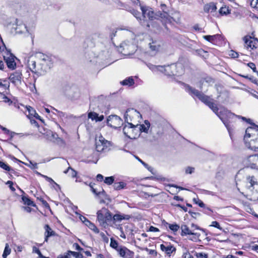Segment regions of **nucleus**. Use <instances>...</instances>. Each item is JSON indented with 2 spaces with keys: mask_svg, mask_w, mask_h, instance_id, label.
Here are the masks:
<instances>
[{
  "mask_svg": "<svg viewBox=\"0 0 258 258\" xmlns=\"http://www.w3.org/2000/svg\"><path fill=\"white\" fill-rule=\"evenodd\" d=\"M185 91L193 98H198L202 102L208 106L213 112L224 123L229 133L233 130L236 124L237 119H241L250 123L251 126L248 127L245 131L244 141L245 146L248 148L256 151H258V125L251 122L250 118L238 115L232 112L227 108L221 106L218 108L214 100L210 96L205 95L201 91L192 88L188 84H185Z\"/></svg>",
  "mask_w": 258,
  "mask_h": 258,
  "instance_id": "1",
  "label": "nucleus"
},
{
  "mask_svg": "<svg viewBox=\"0 0 258 258\" xmlns=\"http://www.w3.org/2000/svg\"><path fill=\"white\" fill-rule=\"evenodd\" d=\"M162 68V71L169 76H180L184 73L185 68L183 64L180 62L168 65L167 66H159Z\"/></svg>",
  "mask_w": 258,
  "mask_h": 258,
  "instance_id": "2",
  "label": "nucleus"
},
{
  "mask_svg": "<svg viewBox=\"0 0 258 258\" xmlns=\"http://www.w3.org/2000/svg\"><path fill=\"white\" fill-rule=\"evenodd\" d=\"M39 75H43L53 67V61L50 56L44 53H40L38 56Z\"/></svg>",
  "mask_w": 258,
  "mask_h": 258,
  "instance_id": "3",
  "label": "nucleus"
},
{
  "mask_svg": "<svg viewBox=\"0 0 258 258\" xmlns=\"http://www.w3.org/2000/svg\"><path fill=\"white\" fill-rule=\"evenodd\" d=\"M97 219L100 226L106 228L111 225L112 214L107 208L103 207L97 211Z\"/></svg>",
  "mask_w": 258,
  "mask_h": 258,
  "instance_id": "4",
  "label": "nucleus"
},
{
  "mask_svg": "<svg viewBox=\"0 0 258 258\" xmlns=\"http://www.w3.org/2000/svg\"><path fill=\"white\" fill-rule=\"evenodd\" d=\"M244 46L253 56L258 55V39L247 35L243 37Z\"/></svg>",
  "mask_w": 258,
  "mask_h": 258,
  "instance_id": "5",
  "label": "nucleus"
},
{
  "mask_svg": "<svg viewBox=\"0 0 258 258\" xmlns=\"http://www.w3.org/2000/svg\"><path fill=\"white\" fill-rule=\"evenodd\" d=\"M3 44L5 48V51L2 54L3 59L6 63L8 68L11 70H14L17 66V63L15 61L17 57L12 53L11 50L6 47L4 43H3Z\"/></svg>",
  "mask_w": 258,
  "mask_h": 258,
  "instance_id": "6",
  "label": "nucleus"
},
{
  "mask_svg": "<svg viewBox=\"0 0 258 258\" xmlns=\"http://www.w3.org/2000/svg\"><path fill=\"white\" fill-rule=\"evenodd\" d=\"M139 124H135L133 122L125 123L123 127L124 135L131 139H136L140 136V131L138 129Z\"/></svg>",
  "mask_w": 258,
  "mask_h": 258,
  "instance_id": "7",
  "label": "nucleus"
},
{
  "mask_svg": "<svg viewBox=\"0 0 258 258\" xmlns=\"http://www.w3.org/2000/svg\"><path fill=\"white\" fill-rule=\"evenodd\" d=\"M140 116V113L133 108H128L124 114L125 123L133 122L135 124H139L138 119Z\"/></svg>",
  "mask_w": 258,
  "mask_h": 258,
  "instance_id": "8",
  "label": "nucleus"
},
{
  "mask_svg": "<svg viewBox=\"0 0 258 258\" xmlns=\"http://www.w3.org/2000/svg\"><path fill=\"white\" fill-rule=\"evenodd\" d=\"M161 250L164 254L168 257L173 256L176 252V248L169 242L163 241V243L160 245Z\"/></svg>",
  "mask_w": 258,
  "mask_h": 258,
  "instance_id": "9",
  "label": "nucleus"
},
{
  "mask_svg": "<svg viewBox=\"0 0 258 258\" xmlns=\"http://www.w3.org/2000/svg\"><path fill=\"white\" fill-rule=\"evenodd\" d=\"M110 146V142L100 136L96 142V150L98 152H106L109 150Z\"/></svg>",
  "mask_w": 258,
  "mask_h": 258,
  "instance_id": "10",
  "label": "nucleus"
},
{
  "mask_svg": "<svg viewBox=\"0 0 258 258\" xmlns=\"http://www.w3.org/2000/svg\"><path fill=\"white\" fill-rule=\"evenodd\" d=\"M107 124L112 128H117L122 125L123 122L119 116L116 115H110L107 118Z\"/></svg>",
  "mask_w": 258,
  "mask_h": 258,
  "instance_id": "11",
  "label": "nucleus"
},
{
  "mask_svg": "<svg viewBox=\"0 0 258 258\" xmlns=\"http://www.w3.org/2000/svg\"><path fill=\"white\" fill-rule=\"evenodd\" d=\"M245 187L247 189L252 190L255 186L258 185V178L255 175H249L246 176L244 181Z\"/></svg>",
  "mask_w": 258,
  "mask_h": 258,
  "instance_id": "12",
  "label": "nucleus"
},
{
  "mask_svg": "<svg viewBox=\"0 0 258 258\" xmlns=\"http://www.w3.org/2000/svg\"><path fill=\"white\" fill-rule=\"evenodd\" d=\"M155 16L157 19L160 20L166 28V24L171 23L172 18L169 15V13L165 11H158L156 13Z\"/></svg>",
  "mask_w": 258,
  "mask_h": 258,
  "instance_id": "13",
  "label": "nucleus"
},
{
  "mask_svg": "<svg viewBox=\"0 0 258 258\" xmlns=\"http://www.w3.org/2000/svg\"><path fill=\"white\" fill-rule=\"evenodd\" d=\"M22 78L23 75L21 72L17 70L10 74L9 79L12 84L16 85L21 83Z\"/></svg>",
  "mask_w": 258,
  "mask_h": 258,
  "instance_id": "14",
  "label": "nucleus"
},
{
  "mask_svg": "<svg viewBox=\"0 0 258 258\" xmlns=\"http://www.w3.org/2000/svg\"><path fill=\"white\" fill-rule=\"evenodd\" d=\"M247 164L251 168L255 169L258 167V154L248 156L246 158Z\"/></svg>",
  "mask_w": 258,
  "mask_h": 258,
  "instance_id": "15",
  "label": "nucleus"
},
{
  "mask_svg": "<svg viewBox=\"0 0 258 258\" xmlns=\"http://www.w3.org/2000/svg\"><path fill=\"white\" fill-rule=\"evenodd\" d=\"M118 254L122 258H134V252L125 246L120 248Z\"/></svg>",
  "mask_w": 258,
  "mask_h": 258,
  "instance_id": "16",
  "label": "nucleus"
},
{
  "mask_svg": "<svg viewBox=\"0 0 258 258\" xmlns=\"http://www.w3.org/2000/svg\"><path fill=\"white\" fill-rule=\"evenodd\" d=\"M26 108L28 112L27 116L28 118L31 119V118L35 117L36 119H38L42 122H43V120L41 118V116L36 112V110L34 108L30 106H26Z\"/></svg>",
  "mask_w": 258,
  "mask_h": 258,
  "instance_id": "17",
  "label": "nucleus"
},
{
  "mask_svg": "<svg viewBox=\"0 0 258 258\" xmlns=\"http://www.w3.org/2000/svg\"><path fill=\"white\" fill-rule=\"evenodd\" d=\"M44 229L45 230L44 232V241L47 242L48 238L51 236H55L56 233L54 231H53L52 228L50 227L48 224H45L44 226Z\"/></svg>",
  "mask_w": 258,
  "mask_h": 258,
  "instance_id": "18",
  "label": "nucleus"
},
{
  "mask_svg": "<svg viewBox=\"0 0 258 258\" xmlns=\"http://www.w3.org/2000/svg\"><path fill=\"white\" fill-rule=\"evenodd\" d=\"M203 38L207 41L215 44L217 43L218 41L221 40V35L220 34H216L213 35H204L203 36Z\"/></svg>",
  "mask_w": 258,
  "mask_h": 258,
  "instance_id": "19",
  "label": "nucleus"
},
{
  "mask_svg": "<svg viewBox=\"0 0 258 258\" xmlns=\"http://www.w3.org/2000/svg\"><path fill=\"white\" fill-rule=\"evenodd\" d=\"M217 10L216 4L215 3L211 2L204 5V11L205 13H213Z\"/></svg>",
  "mask_w": 258,
  "mask_h": 258,
  "instance_id": "20",
  "label": "nucleus"
},
{
  "mask_svg": "<svg viewBox=\"0 0 258 258\" xmlns=\"http://www.w3.org/2000/svg\"><path fill=\"white\" fill-rule=\"evenodd\" d=\"M88 117L89 118L91 119L92 120L97 121H101L104 119L103 115H99V114L95 112H90L88 113Z\"/></svg>",
  "mask_w": 258,
  "mask_h": 258,
  "instance_id": "21",
  "label": "nucleus"
},
{
  "mask_svg": "<svg viewBox=\"0 0 258 258\" xmlns=\"http://www.w3.org/2000/svg\"><path fill=\"white\" fill-rule=\"evenodd\" d=\"M128 216L120 214H115L114 215H112V222L113 224L116 223L117 222H121L123 220L128 219Z\"/></svg>",
  "mask_w": 258,
  "mask_h": 258,
  "instance_id": "22",
  "label": "nucleus"
},
{
  "mask_svg": "<svg viewBox=\"0 0 258 258\" xmlns=\"http://www.w3.org/2000/svg\"><path fill=\"white\" fill-rule=\"evenodd\" d=\"M28 67L32 73L40 76L39 72L38 71L39 70L38 64L37 66L35 61H31V62L28 64Z\"/></svg>",
  "mask_w": 258,
  "mask_h": 258,
  "instance_id": "23",
  "label": "nucleus"
},
{
  "mask_svg": "<svg viewBox=\"0 0 258 258\" xmlns=\"http://www.w3.org/2000/svg\"><path fill=\"white\" fill-rule=\"evenodd\" d=\"M22 200L24 205L28 206L36 207V205L29 198L28 195H23L22 196Z\"/></svg>",
  "mask_w": 258,
  "mask_h": 258,
  "instance_id": "24",
  "label": "nucleus"
},
{
  "mask_svg": "<svg viewBox=\"0 0 258 258\" xmlns=\"http://www.w3.org/2000/svg\"><path fill=\"white\" fill-rule=\"evenodd\" d=\"M144 122H145V124H139L138 129L140 131V134L142 132H144V133H148L149 128L150 126V123L148 120H145Z\"/></svg>",
  "mask_w": 258,
  "mask_h": 258,
  "instance_id": "25",
  "label": "nucleus"
},
{
  "mask_svg": "<svg viewBox=\"0 0 258 258\" xmlns=\"http://www.w3.org/2000/svg\"><path fill=\"white\" fill-rule=\"evenodd\" d=\"M231 9L226 5L223 6L219 10V14L220 16H227L231 14Z\"/></svg>",
  "mask_w": 258,
  "mask_h": 258,
  "instance_id": "26",
  "label": "nucleus"
},
{
  "mask_svg": "<svg viewBox=\"0 0 258 258\" xmlns=\"http://www.w3.org/2000/svg\"><path fill=\"white\" fill-rule=\"evenodd\" d=\"M110 246L115 249L118 253L119 249L124 247V246L119 245L118 242L113 238H110Z\"/></svg>",
  "mask_w": 258,
  "mask_h": 258,
  "instance_id": "27",
  "label": "nucleus"
},
{
  "mask_svg": "<svg viewBox=\"0 0 258 258\" xmlns=\"http://www.w3.org/2000/svg\"><path fill=\"white\" fill-rule=\"evenodd\" d=\"M122 86H132L135 84V81L133 77H129L120 82Z\"/></svg>",
  "mask_w": 258,
  "mask_h": 258,
  "instance_id": "28",
  "label": "nucleus"
},
{
  "mask_svg": "<svg viewBox=\"0 0 258 258\" xmlns=\"http://www.w3.org/2000/svg\"><path fill=\"white\" fill-rule=\"evenodd\" d=\"M182 236L189 235L193 232L190 228H189L186 225H182L181 226Z\"/></svg>",
  "mask_w": 258,
  "mask_h": 258,
  "instance_id": "29",
  "label": "nucleus"
},
{
  "mask_svg": "<svg viewBox=\"0 0 258 258\" xmlns=\"http://www.w3.org/2000/svg\"><path fill=\"white\" fill-rule=\"evenodd\" d=\"M149 45L152 51H158L161 47V45L157 41L153 39H152V42L150 43Z\"/></svg>",
  "mask_w": 258,
  "mask_h": 258,
  "instance_id": "30",
  "label": "nucleus"
},
{
  "mask_svg": "<svg viewBox=\"0 0 258 258\" xmlns=\"http://www.w3.org/2000/svg\"><path fill=\"white\" fill-rule=\"evenodd\" d=\"M126 186V183L123 181L114 183L113 186L115 190H119L124 188Z\"/></svg>",
  "mask_w": 258,
  "mask_h": 258,
  "instance_id": "31",
  "label": "nucleus"
},
{
  "mask_svg": "<svg viewBox=\"0 0 258 258\" xmlns=\"http://www.w3.org/2000/svg\"><path fill=\"white\" fill-rule=\"evenodd\" d=\"M37 200L40 201L43 207L47 210H51V208L46 201H45L41 196L36 197Z\"/></svg>",
  "mask_w": 258,
  "mask_h": 258,
  "instance_id": "32",
  "label": "nucleus"
},
{
  "mask_svg": "<svg viewBox=\"0 0 258 258\" xmlns=\"http://www.w3.org/2000/svg\"><path fill=\"white\" fill-rule=\"evenodd\" d=\"M179 225L175 223L170 224L168 227V229L171 231L174 234H175L179 230Z\"/></svg>",
  "mask_w": 258,
  "mask_h": 258,
  "instance_id": "33",
  "label": "nucleus"
},
{
  "mask_svg": "<svg viewBox=\"0 0 258 258\" xmlns=\"http://www.w3.org/2000/svg\"><path fill=\"white\" fill-rule=\"evenodd\" d=\"M11 249L9 247L8 243L6 244L5 247L2 254L3 258H7V256L11 253Z\"/></svg>",
  "mask_w": 258,
  "mask_h": 258,
  "instance_id": "34",
  "label": "nucleus"
},
{
  "mask_svg": "<svg viewBox=\"0 0 258 258\" xmlns=\"http://www.w3.org/2000/svg\"><path fill=\"white\" fill-rule=\"evenodd\" d=\"M248 248L250 250L255 251L258 253V241L257 242H251Z\"/></svg>",
  "mask_w": 258,
  "mask_h": 258,
  "instance_id": "35",
  "label": "nucleus"
},
{
  "mask_svg": "<svg viewBox=\"0 0 258 258\" xmlns=\"http://www.w3.org/2000/svg\"><path fill=\"white\" fill-rule=\"evenodd\" d=\"M0 129H1L4 133L7 135H8L12 139L14 137V133L11 132L10 130L7 129L6 127L2 126L0 124Z\"/></svg>",
  "mask_w": 258,
  "mask_h": 258,
  "instance_id": "36",
  "label": "nucleus"
},
{
  "mask_svg": "<svg viewBox=\"0 0 258 258\" xmlns=\"http://www.w3.org/2000/svg\"><path fill=\"white\" fill-rule=\"evenodd\" d=\"M194 255L197 258H209V254L205 252H195Z\"/></svg>",
  "mask_w": 258,
  "mask_h": 258,
  "instance_id": "37",
  "label": "nucleus"
},
{
  "mask_svg": "<svg viewBox=\"0 0 258 258\" xmlns=\"http://www.w3.org/2000/svg\"><path fill=\"white\" fill-rule=\"evenodd\" d=\"M189 235L191 236L189 238L191 240L196 242L200 240V233L193 232L192 234H190Z\"/></svg>",
  "mask_w": 258,
  "mask_h": 258,
  "instance_id": "38",
  "label": "nucleus"
},
{
  "mask_svg": "<svg viewBox=\"0 0 258 258\" xmlns=\"http://www.w3.org/2000/svg\"><path fill=\"white\" fill-rule=\"evenodd\" d=\"M250 3V6L253 9L258 11V0H248Z\"/></svg>",
  "mask_w": 258,
  "mask_h": 258,
  "instance_id": "39",
  "label": "nucleus"
},
{
  "mask_svg": "<svg viewBox=\"0 0 258 258\" xmlns=\"http://www.w3.org/2000/svg\"><path fill=\"white\" fill-rule=\"evenodd\" d=\"M69 252L70 253L71 255H73L76 258H83V254L80 251L76 252L69 250Z\"/></svg>",
  "mask_w": 258,
  "mask_h": 258,
  "instance_id": "40",
  "label": "nucleus"
},
{
  "mask_svg": "<svg viewBox=\"0 0 258 258\" xmlns=\"http://www.w3.org/2000/svg\"><path fill=\"white\" fill-rule=\"evenodd\" d=\"M114 181V176H109V177H106L104 180V182L105 183H106L107 185H111L112 184Z\"/></svg>",
  "mask_w": 258,
  "mask_h": 258,
  "instance_id": "41",
  "label": "nucleus"
},
{
  "mask_svg": "<svg viewBox=\"0 0 258 258\" xmlns=\"http://www.w3.org/2000/svg\"><path fill=\"white\" fill-rule=\"evenodd\" d=\"M0 167L8 171L13 170L10 166L2 161H0Z\"/></svg>",
  "mask_w": 258,
  "mask_h": 258,
  "instance_id": "42",
  "label": "nucleus"
},
{
  "mask_svg": "<svg viewBox=\"0 0 258 258\" xmlns=\"http://www.w3.org/2000/svg\"><path fill=\"white\" fill-rule=\"evenodd\" d=\"M89 227L90 229L93 230L95 233H98L99 232V230L97 228V227L93 223H90Z\"/></svg>",
  "mask_w": 258,
  "mask_h": 258,
  "instance_id": "43",
  "label": "nucleus"
},
{
  "mask_svg": "<svg viewBox=\"0 0 258 258\" xmlns=\"http://www.w3.org/2000/svg\"><path fill=\"white\" fill-rule=\"evenodd\" d=\"M57 258H71V255L70 253L69 252V250H68L63 254H59Z\"/></svg>",
  "mask_w": 258,
  "mask_h": 258,
  "instance_id": "44",
  "label": "nucleus"
},
{
  "mask_svg": "<svg viewBox=\"0 0 258 258\" xmlns=\"http://www.w3.org/2000/svg\"><path fill=\"white\" fill-rule=\"evenodd\" d=\"M246 65H247V66L249 67L253 71V72L257 73V72L256 71L255 64L253 62H248V63H246Z\"/></svg>",
  "mask_w": 258,
  "mask_h": 258,
  "instance_id": "45",
  "label": "nucleus"
},
{
  "mask_svg": "<svg viewBox=\"0 0 258 258\" xmlns=\"http://www.w3.org/2000/svg\"><path fill=\"white\" fill-rule=\"evenodd\" d=\"M210 226L215 227L219 230H221L222 229V228L221 227L219 223L216 221H212Z\"/></svg>",
  "mask_w": 258,
  "mask_h": 258,
  "instance_id": "46",
  "label": "nucleus"
},
{
  "mask_svg": "<svg viewBox=\"0 0 258 258\" xmlns=\"http://www.w3.org/2000/svg\"><path fill=\"white\" fill-rule=\"evenodd\" d=\"M195 171V168L192 167L188 166L185 168V172L186 174H191Z\"/></svg>",
  "mask_w": 258,
  "mask_h": 258,
  "instance_id": "47",
  "label": "nucleus"
},
{
  "mask_svg": "<svg viewBox=\"0 0 258 258\" xmlns=\"http://www.w3.org/2000/svg\"><path fill=\"white\" fill-rule=\"evenodd\" d=\"M73 246L76 250L80 252L83 251V248H82L78 243H74L73 245Z\"/></svg>",
  "mask_w": 258,
  "mask_h": 258,
  "instance_id": "48",
  "label": "nucleus"
},
{
  "mask_svg": "<svg viewBox=\"0 0 258 258\" xmlns=\"http://www.w3.org/2000/svg\"><path fill=\"white\" fill-rule=\"evenodd\" d=\"M94 185V183H93V184L92 183H90L89 184V186H90V187L91 188V189L92 191L94 194H95V195H98H98H100V191L98 192V191L96 190V189L93 187V185Z\"/></svg>",
  "mask_w": 258,
  "mask_h": 258,
  "instance_id": "49",
  "label": "nucleus"
},
{
  "mask_svg": "<svg viewBox=\"0 0 258 258\" xmlns=\"http://www.w3.org/2000/svg\"><path fill=\"white\" fill-rule=\"evenodd\" d=\"M204 213L209 215H212L213 213V210L209 207H205Z\"/></svg>",
  "mask_w": 258,
  "mask_h": 258,
  "instance_id": "50",
  "label": "nucleus"
},
{
  "mask_svg": "<svg viewBox=\"0 0 258 258\" xmlns=\"http://www.w3.org/2000/svg\"><path fill=\"white\" fill-rule=\"evenodd\" d=\"M6 184L9 185V188L12 191H15L16 190L15 188L13 186V182L11 180H9L6 182Z\"/></svg>",
  "mask_w": 258,
  "mask_h": 258,
  "instance_id": "51",
  "label": "nucleus"
},
{
  "mask_svg": "<svg viewBox=\"0 0 258 258\" xmlns=\"http://www.w3.org/2000/svg\"><path fill=\"white\" fill-rule=\"evenodd\" d=\"M170 224V223L166 222L165 220H163L161 222L162 226H163L164 228H165L167 230L168 229V227H169Z\"/></svg>",
  "mask_w": 258,
  "mask_h": 258,
  "instance_id": "52",
  "label": "nucleus"
},
{
  "mask_svg": "<svg viewBox=\"0 0 258 258\" xmlns=\"http://www.w3.org/2000/svg\"><path fill=\"white\" fill-rule=\"evenodd\" d=\"M149 231L157 232H159L160 230L157 227H154L153 226H151L149 227Z\"/></svg>",
  "mask_w": 258,
  "mask_h": 258,
  "instance_id": "53",
  "label": "nucleus"
},
{
  "mask_svg": "<svg viewBox=\"0 0 258 258\" xmlns=\"http://www.w3.org/2000/svg\"><path fill=\"white\" fill-rule=\"evenodd\" d=\"M96 180L98 181L102 182L103 180H104V177L101 174H98L96 176Z\"/></svg>",
  "mask_w": 258,
  "mask_h": 258,
  "instance_id": "54",
  "label": "nucleus"
},
{
  "mask_svg": "<svg viewBox=\"0 0 258 258\" xmlns=\"http://www.w3.org/2000/svg\"><path fill=\"white\" fill-rule=\"evenodd\" d=\"M196 204H198V206L201 208H205V204L201 200L198 199V201L196 202Z\"/></svg>",
  "mask_w": 258,
  "mask_h": 258,
  "instance_id": "55",
  "label": "nucleus"
},
{
  "mask_svg": "<svg viewBox=\"0 0 258 258\" xmlns=\"http://www.w3.org/2000/svg\"><path fill=\"white\" fill-rule=\"evenodd\" d=\"M69 170H71L72 171V176L73 177H76L77 175V171H76L75 170H74L73 169H72L71 167H69L68 169H67V171H69Z\"/></svg>",
  "mask_w": 258,
  "mask_h": 258,
  "instance_id": "56",
  "label": "nucleus"
},
{
  "mask_svg": "<svg viewBox=\"0 0 258 258\" xmlns=\"http://www.w3.org/2000/svg\"><path fill=\"white\" fill-rule=\"evenodd\" d=\"M154 12L153 11H149L148 13H147V15H148V17L149 18V19L150 20H153V17H154Z\"/></svg>",
  "mask_w": 258,
  "mask_h": 258,
  "instance_id": "57",
  "label": "nucleus"
},
{
  "mask_svg": "<svg viewBox=\"0 0 258 258\" xmlns=\"http://www.w3.org/2000/svg\"><path fill=\"white\" fill-rule=\"evenodd\" d=\"M190 229H191V230H192V232H194V231L195 230L200 229V228H199V227L198 226H197V225H196V224H195L194 223H192L191 224Z\"/></svg>",
  "mask_w": 258,
  "mask_h": 258,
  "instance_id": "58",
  "label": "nucleus"
},
{
  "mask_svg": "<svg viewBox=\"0 0 258 258\" xmlns=\"http://www.w3.org/2000/svg\"><path fill=\"white\" fill-rule=\"evenodd\" d=\"M232 58H237L239 56L238 53L237 52L232 50L231 53L230 54Z\"/></svg>",
  "mask_w": 258,
  "mask_h": 258,
  "instance_id": "59",
  "label": "nucleus"
},
{
  "mask_svg": "<svg viewBox=\"0 0 258 258\" xmlns=\"http://www.w3.org/2000/svg\"><path fill=\"white\" fill-rule=\"evenodd\" d=\"M30 122L32 124H34L35 126H36L37 127H39V124L37 122V121H36V120H35L34 119H33V118H31V119H30Z\"/></svg>",
  "mask_w": 258,
  "mask_h": 258,
  "instance_id": "60",
  "label": "nucleus"
},
{
  "mask_svg": "<svg viewBox=\"0 0 258 258\" xmlns=\"http://www.w3.org/2000/svg\"><path fill=\"white\" fill-rule=\"evenodd\" d=\"M173 199L176 201H183V198H182L181 197H180L178 196H175L173 197Z\"/></svg>",
  "mask_w": 258,
  "mask_h": 258,
  "instance_id": "61",
  "label": "nucleus"
},
{
  "mask_svg": "<svg viewBox=\"0 0 258 258\" xmlns=\"http://www.w3.org/2000/svg\"><path fill=\"white\" fill-rule=\"evenodd\" d=\"M5 68V66L4 62L2 60H0V70L4 71Z\"/></svg>",
  "mask_w": 258,
  "mask_h": 258,
  "instance_id": "62",
  "label": "nucleus"
},
{
  "mask_svg": "<svg viewBox=\"0 0 258 258\" xmlns=\"http://www.w3.org/2000/svg\"><path fill=\"white\" fill-rule=\"evenodd\" d=\"M40 250L38 247H37L36 246H33L32 247V252L33 253H37L38 251H39Z\"/></svg>",
  "mask_w": 258,
  "mask_h": 258,
  "instance_id": "63",
  "label": "nucleus"
},
{
  "mask_svg": "<svg viewBox=\"0 0 258 258\" xmlns=\"http://www.w3.org/2000/svg\"><path fill=\"white\" fill-rule=\"evenodd\" d=\"M221 258H238L235 256H234L232 254H228L227 255H224Z\"/></svg>",
  "mask_w": 258,
  "mask_h": 258,
  "instance_id": "64",
  "label": "nucleus"
}]
</instances>
